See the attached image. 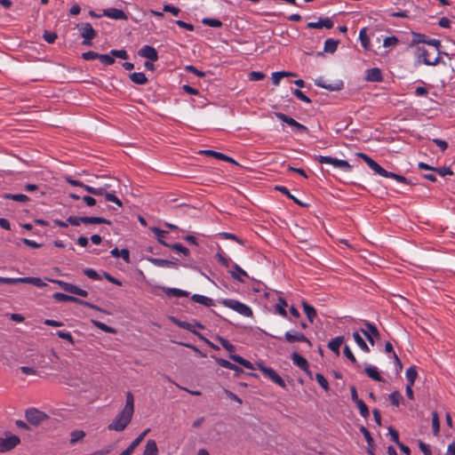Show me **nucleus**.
<instances>
[{"instance_id": "f257e3e1", "label": "nucleus", "mask_w": 455, "mask_h": 455, "mask_svg": "<svg viewBox=\"0 0 455 455\" xmlns=\"http://www.w3.org/2000/svg\"><path fill=\"white\" fill-rule=\"evenodd\" d=\"M416 56L419 61L421 60L427 66H435L441 60L437 49L428 50L424 46H417Z\"/></svg>"}, {"instance_id": "f03ea898", "label": "nucleus", "mask_w": 455, "mask_h": 455, "mask_svg": "<svg viewBox=\"0 0 455 455\" xmlns=\"http://www.w3.org/2000/svg\"><path fill=\"white\" fill-rule=\"evenodd\" d=\"M133 414L122 410L108 426L110 431L122 432L132 421Z\"/></svg>"}, {"instance_id": "7ed1b4c3", "label": "nucleus", "mask_w": 455, "mask_h": 455, "mask_svg": "<svg viewBox=\"0 0 455 455\" xmlns=\"http://www.w3.org/2000/svg\"><path fill=\"white\" fill-rule=\"evenodd\" d=\"M221 304L226 307L233 309L238 314L249 317L252 315L251 308L244 303L232 299H225L221 301Z\"/></svg>"}, {"instance_id": "20e7f679", "label": "nucleus", "mask_w": 455, "mask_h": 455, "mask_svg": "<svg viewBox=\"0 0 455 455\" xmlns=\"http://www.w3.org/2000/svg\"><path fill=\"white\" fill-rule=\"evenodd\" d=\"M315 160L320 164H331L335 168L340 169L343 172H348L352 170V166L346 160L337 159L331 156H316Z\"/></svg>"}, {"instance_id": "39448f33", "label": "nucleus", "mask_w": 455, "mask_h": 455, "mask_svg": "<svg viewBox=\"0 0 455 455\" xmlns=\"http://www.w3.org/2000/svg\"><path fill=\"white\" fill-rule=\"evenodd\" d=\"M53 299L58 301V302H75V303H77V304H80V305H83L84 307H91V308H93V309H96V310H99L100 311L101 309L96 306V305H93L88 301H84V300H82L76 297H73V296H70V295H68V294H65V293H61V292H55L53 295H52Z\"/></svg>"}, {"instance_id": "423d86ee", "label": "nucleus", "mask_w": 455, "mask_h": 455, "mask_svg": "<svg viewBox=\"0 0 455 455\" xmlns=\"http://www.w3.org/2000/svg\"><path fill=\"white\" fill-rule=\"evenodd\" d=\"M26 419L34 426H39L45 421L49 417L44 411L36 408L28 409L25 412Z\"/></svg>"}, {"instance_id": "0eeeda50", "label": "nucleus", "mask_w": 455, "mask_h": 455, "mask_svg": "<svg viewBox=\"0 0 455 455\" xmlns=\"http://www.w3.org/2000/svg\"><path fill=\"white\" fill-rule=\"evenodd\" d=\"M77 28L84 38L83 44L86 46L92 45V40L96 36L97 33L90 23L77 24Z\"/></svg>"}, {"instance_id": "6e6552de", "label": "nucleus", "mask_w": 455, "mask_h": 455, "mask_svg": "<svg viewBox=\"0 0 455 455\" xmlns=\"http://www.w3.org/2000/svg\"><path fill=\"white\" fill-rule=\"evenodd\" d=\"M20 443V437L15 435H7L5 437H0V453L12 451Z\"/></svg>"}, {"instance_id": "1a4fd4ad", "label": "nucleus", "mask_w": 455, "mask_h": 455, "mask_svg": "<svg viewBox=\"0 0 455 455\" xmlns=\"http://www.w3.org/2000/svg\"><path fill=\"white\" fill-rule=\"evenodd\" d=\"M259 370L262 372V374L271 379L274 383L278 385L279 387L283 388H286V384L284 380L275 372V371L270 367H266L261 364H259Z\"/></svg>"}, {"instance_id": "9d476101", "label": "nucleus", "mask_w": 455, "mask_h": 455, "mask_svg": "<svg viewBox=\"0 0 455 455\" xmlns=\"http://www.w3.org/2000/svg\"><path fill=\"white\" fill-rule=\"evenodd\" d=\"M315 84L318 87L326 89L330 92L340 91L344 86L343 82L341 80H338L334 83H327V81L322 76L315 79Z\"/></svg>"}, {"instance_id": "9b49d317", "label": "nucleus", "mask_w": 455, "mask_h": 455, "mask_svg": "<svg viewBox=\"0 0 455 455\" xmlns=\"http://www.w3.org/2000/svg\"><path fill=\"white\" fill-rule=\"evenodd\" d=\"M275 116L280 121L287 124L288 125H290L291 127L294 128L299 132H307V128L305 125L299 124L295 119L288 116L287 115H285L283 113L277 112V113H275Z\"/></svg>"}, {"instance_id": "f8f14e48", "label": "nucleus", "mask_w": 455, "mask_h": 455, "mask_svg": "<svg viewBox=\"0 0 455 455\" xmlns=\"http://www.w3.org/2000/svg\"><path fill=\"white\" fill-rule=\"evenodd\" d=\"M54 282L57 283L63 291H65L68 293L75 294V295H77L80 297H87L88 296L87 291L81 289L75 284L66 283L64 281H59V280L54 281Z\"/></svg>"}, {"instance_id": "ddd939ff", "label": "nucleus", "mask_w": 455, "mask_h": 455, "mask_svg": "<svg viewBox=\"0 0 455 455\" xmlns=\"http://www.w3.org/2000/svg\"><path fill=\"white\" fill-rule=\"evenodd\" d=\"M364 325L366 327V330L362 329L361 332L365 336V338L368 339V341L371 343V346L374 345V339H379L380 336V333L377 327L371 323L370 322L365 321Z\"/></svg>"}, {"instance_id": "4468645a", "label": "nucleus", "mask_w": 455, "mask_h": 455, "mask_svg": "<svg viewBox=\"0 0 455 455\" xmlns=\"http://www.w3.org/2000/svg\"><path fill=\"white\" fill-rule=\"evenodd\" d=\"M358 156L367 164V165L379 175L385 178L387 175V171L382 168L377 162L363 153H359Z\"/></svg>"}, {"instance_id": "2eb2a0df", "label": "nucleus", "mask_w": 455, "mask_h": 455, "mask_svg": "<svg viewBox=\"0 0 455 455\" xmlns=\"http://www.w3.org/2000/svg\"><path fill=\"white\" fill-rule=\"evenodd\" d=\"M138 54L145 59H148L151 61H156L158 60V52L153 46L150 45H144L142 46Z\"/></svg>"}, {"instance_id": "dca6fc26", "label": "nucleus", "mask_w": 455, "mask_h": 455, "mask_svg": "<svg viewBox=\"0 0 455 455\" xmlns=\"http://www.w3.org/2000/svg\"><path fill=\"white\" fill-rule=\"evenodd\" d=\"M364 79L367 82L379 83L383 81V76L380 68H372L365 71Z\"/></svg>"}, {"instance_id": "f3484780", "label": "nucleus", "mask_w": 455, "mask_h": 455, "mask_svg": "<svg viewBox=\"0 0 455 455\" xmlns=\"http://www.w3.org/2000/svg\"><path fill=\"white\" fill-rule=\"evenodd\" d=\"M284 339L289 343L307 342L309 346L311 345L309 339L303 333L299 331H286L284 334Z\"/></svg>"}, {"instance_id": "a211bd4d", "label": "nucleus", "mask_w": 455, "mask_h": 455, "mask_svg": "<svg viewBox=\"0 0 455 455\" xmlns=\"http://www.w3.org/2000/svg\"><path fill=\"white\" fill-rule=\"evenodd\" d=\"M103 14L104 16H107L114 20H126L128 19L127 15L123 10L116 8L106 9L104 10Z\"/></svg>"}, {"instance_id": "6ab92c4d", "label": "nucleus", "mask_w": 455, "mask_h": 455, "mask_svg": "<svg viewBox=\"0 0 455 455\" xmlns=\"http://www.w3.org/2000/svg\"><path fill=\"white\" fill-rule=\"evenodd\" d=\"M148 260L152 263L154 266L159 267H172V268H178L179 265L175 261L168 260V259H163L158 258H148Z\"/></svg>"}, {"instance_id": "aec40b11", "label": "nucleus", "mask_w": 455, "mask_h": 455, "mask_svg": "<svg viewBox=\"0 0 455 455\" xmlns=\"http://www.w3.org/2000/svg\"><path fill=\"white\" fill-rule=\"evenodd\" d=\"M201 154H203L204 156H212V157H215V158L220 159V160H223V161L228 162V163H232V164H237L230 156H226V155H224L222 153H220V152L213 151V150H209V149L202 150Z\"/></svg>"}, {"instance_id": "412c9836", "label": "nucleus", "mask_w": 455, "mask_h": 455, "mask_svg": "<svg viewBox=\"0 0 455 455\" xmlns=\"http://www.w3.org/2000/svg\"><path fill=\"white\" fill-rule=\"evenodd\" d=\"M307 27L308 28H316L320 29L323 28L331 29L333 27V21L330 20L329 18H326L324 20H320L317 22H309L307 23Z\"/></svg>"}, {"instance_id": "4be33fe9", "label": "nucleus", "mask_w": 455, "mask_h": 455, "mask_svg": "<svg viewBox=\"0 0 455 455\" xmlns=\"http://www.w3.org/2000/svg\"><path fill=\"white\" fill-rule=\"evenodd\" d=\"M175 323L179 327H180L184 330L189 331L195 334H198L196 332V331L195 330V327H197L199 329H204L203 324L198 322H195V323H192L184 322V321H175Z\"/></svg>"}, {"instance_id": "5701e85b", "label": "nucleus", "mask_w": 455, "mask_h": 455, "mask_svg": "<svg viewBox=\"0 0 455 455\" xmlns=\"http://www.w3.org/2000/svg\"><path fill=\"white\" fill-rule=\"evenodd\" d=\"M291 358L292 363L299 369L306 371L308 367V363L306 358L299 355L297 352L291 354Z\"/></svg>"}, {"instance_id": "b1692460", "label": "nucleus", "mask_w": 455, "mask_h": 455, "mask_svg": "<svg viewBox=\"0 0 455 455\" xmlns=\"http://www.w3.org/2000/svg\"><path fill=\"white\" fill-rule=\"evenodd\" d=\"M229 272H230L231 276L234 279H235L241 283L244 282L243 277H248L247 273L243 269H242L237 264H234L233 270H231Z\"/></svg>"}, {"instance_id": "393cba45", "label": "nucleus", "mask_w": 455, "mask_h": 455, "mask_svg": "<svg viewBox=\"0 0 455 455\" xmlns=\"http://www.w3.org/2000/svg\"><path fill=\"white\" fill-rule=\"evenodd\" d=\"M110 188V185L106 184L100 188H93L91 186H84V190L93 196H104L107 194L108 189Z\"/></svg>"}, {"instance_id": "a878e982", "label": "nucleus", "mask_w": 455, "mask_h": 455, "mask_svg": "<svg viewBox=\"0 0 455 455\" xmlns=\"http://www.w3.org/2000/svg\"><path fill=\"white\" fill-rule=\"evenodd\" d=\"M364 372L366 375L371 378V379L375 381H383L382 377L380 376L379 372L378 371V369L376 366L373 365H368L364 368Z\"/></svg>"}, {"instance_id": "bb28decb", "label": "nucleus", "mask_w": 455, "mask_h": 455, "mask_svg": "<svg viewBox=\"0 0 455 455\" xmlns=\"http://www.w3.org/2000/svg\"><path fill=\"white\" fill-rule=\"evenodd\" d=\"M343 341V336L336 337L329 341L328 347L336 355H339V347L342 345Z\"/></svg>"}, {"instance_id": "cd10ccee", "label": "nucleus", "mask_w": 455, "mask_h": 455, "mask_svg": "<svg viewBox=\"0 0 455 455\" xmlns=\"http://www.w3.org/2000/svg\"><path fill=\"white\" fill-rule=\"evenodd\" d=\"M143 455H158V448L155 440H148Z\"/></svg>"}, {"instance_id": "c85d7f7f", "label": "nucleus", "mask_w": 455, "mask_h": 455, "mask_svg": "<svg viewBox=\"0 0 455 455\" xmlns=\"http://www.w3.org/2000/svg\"><path fill=\"white\" fill-rule=\"evenodd\" d=\"M110 254L116 258L121 257L126 263H130V252L127 249L119 250L118 248H114Z\"/></svg>"}, {"instance_id": "c756f323", "label": "nucleus", "mask_w": 455, "mask_h": 455, "mask_svg": "<svg viewBox=\"0 0 455 455\" xmlns=\"http://www.w3.org/2000/svg\"><path fill=\"white\" fill-rule=\"evenodd\" d=\"M191 299L194 302L202 304V305H204L205 307H212V306H213V300L211 298H208V297L204 296V295L194 294L191 297Z\"/></svg>"}, {"instance_id": "7c9ffc66", "label": "nucleus", "mask_w": 455, "mask_h": 455, "mask_svg": "<svg viewBox=\"0 0 455 455\" xmlns=\"http://www.w3.org/2000/svg\"><path fill=\"white\" fill-rule=\"evenodd\" d=\"M302 307L309 322L313 323L314 318L316 316L315 309L305 300L302 301Z\"/></svg>"}, {"instance_id": "2f4dec72", "label": "nucleus", "mask_w": 455, "mask_h": 455, "mask_svg": "<svg viewBox=\"0 0 455 455\" xmlns=\"http://www.w3.org/2000/svg\"><path fill=\"white\" fill-rule=\"evenodd\" d=\"M130 79L136 84H146L148 83V78L146 75L142 72H135L130 75Z\"/></svg>"}, {"instance_id": "473e14b6", "label": "nucleus", "mask_w": 455, "mask_h": 455, "mask_svg": "<svg viewBox=\"0 0 455 455\" xmlns=\"http://www.w3.org/2000/svg\"><path fill=\"white\" fill-rule=\"evenodd\" d=\"M20 283H30L39 288L46 286V283L39 277H21Z\"/></svg>"}, {"instance_id": "72a5a7b5", "label": "nucleus", "mask_w": 455, "mask_h": 455, "mask_svg": "<svg viewBox=\"0 0 455 455\" xmlns=\"http://www.w3.org/2000/svg\"><path fill=\"white\" fill-rule=\"evenodd\" d=\"M353 338L355 341V343L357 344V346L365 353H369L370 352V348L368 347V345L366 344V342L364 341V339L362 338V336L359 334L358 331H355L353 333Z\"/></svg>"}, {"instance_id": "f704fd0d", "label": "nucleus", "mask_w": 455, "mask_h": 455, "mask_svg": "<svg viewBox=\"0 0 455 455\" xmlns=\"http://www.w3.org/2000/svg\"><path fill=\"white\" fill-rule=\"evenodd\" d=\"M123 410L133 414V412H134V397H133V395L132 392L126 393L125 405Z\"/></svg>"}, {"instance_id": "c9c22d12", "label": "nucleus", "mask_w": 455, "mask_h": 455, "mask_svg": "<svg viewBox=\"0 0 455 455\" xmlns=\"http://www.w3.org/2000/svg\"><path fill=\"white\" fill-rule=\"evenodd\" d=\"M85 432L83 430H74L70 433V440L69 443L71 445L76 444V443L82 441L85 436Z\"/></svg>"}, {"instance_id": "e433bc0d", "label": "nucleus", "mask_w": 455, "mask_h": 455, "mask_svg": "<svg viewBox=\"0 0 455 455\" xmlns=\"http://www.w3.org/2000/svg\"><path fill=\"white\" fill-rule=\"evenodd\" d=\"M3 198L10 199L20 203H26L28 201V197L24 194H4Z\"/></svg>"}, {"instance_id": "4c0bfd02", "label": "nucleus", "mask_w": 455, "mask_h": 455, "mask_svg": "<svg viewBox=\"0 0 455 455\" xmlns=\"http://www.w3.org/2000/svg\"><path fill=\"white\" fill-rule=\"evenodd\" d=\"M406 379L408 380V384L414 385V382L418 377V371L416 366H411L406 371Z\"/></svg>"}, {"instance_id": "58836bf2", "label": "nucleus", "mask_w": 455, "mask_h": 455, "mask_svg": "<svg viewBox=\"0 0 455 455\" xmlns=\"http://www.w3.org/2000/svg\"><path fill=\"white\" fill-rule=\"evenodd\" d=\"M293 73L281 71V72H274L272 74V82L275 85H278L281 79L287 76H294Z\"/></svg>"}, {"instance_id": "ea45409f", "label": "nucleus", "mask_w": 455, "mask_h": 455, "mask_svg": "<svg viewBox=\"0 0 455 455\" xmlns=\"http://www.w3.org/2000/svg\"><path fill=\"white\" fill-rule=\"evenodd\" d=\"M84 224H110V221L101 217H84Z\"/></svg>"}, {"instance_id": "a19ab883", "label": "nucleus", "mask_w": 455, "mask_h": 455, "mask_svg": "<svg viewBox=\"0 0 455 455\" xmlns=\"http://www.w3.org/2000/svg\"><path fill=\"white\" fill-rule=\"evenodd\" d=\"M338 44H339L338 40H335L332 38H328L324 42V51L326 52L332 53L337 50Z\"/></svg>"}, {"instance_id": "79ce46f5", "label": "nucleus", "mask_w": 455, "mask_h": 455, "mask_svg": "<svg viewBox=\"0 0 455 455\" xmlns=\"http://www.w3.org/2000/svg\"><path fill=\"white\" fill-rule=\"evenodd\" d=\"M287 307V302L283 298H279L278 303L275 305V310L276 312L283 316H287V311L285 310V307Z\"/></svg>"}, {"instance_id": "37998d69", "label": "nucleus", "mask_w": 455, "mask_h": 455, "mask_svg": "<svg viewBox=\"0 0 455 455\" xmlns=\"http://www.w3.org/2000/svg\"><path fill=\"white\" fill-rule=\"evenodd\" d=\"M166 294L168 296H173V297L180 298V297H188L189 293L187 291H183V290H180V289H178V288H169L166 291Z\"/></svg>"}, {"instance_id": "c03bdc74", "label": "nucleus", "mask_w": 455, "mask_h": 455, "mask_svg": "<svg viewBox=\"0 0 455 455\" xmlns=\"http://www.w3.org/2000/svg\"><path fill=\"white\" fill-rule=\"evenodd\" d=\"M92 323L94 326H96L98 329L107 332V333H111V334H115L116 333V329L105 324L104 323H101L100 321H96V320H92Z\"/></svg>"}, {"instance_id": "a18cd8bd", "label": "nucleus", "mask_w": 455, "mask_h": 455, "mask_svg": "<svg viewBox=\"0 0 455 455\" xmlns=\"http://www.w3.org/2000/svg\"><path fill=\"white\" fill-rule=\"evenodd\" d=\"M148 432H149L148 428L144 430L137 438H135L132 442V443L128 446V448L130 450H132V451H134L136 447L143 441V439L146 437V435H148Z\"/></svg>"}, {"instance_id": "49530a36", "label": "nucleus", "mask_w": 455, "mask_h": 455, "mask_svg": "<svg viewBox=\"0 0 455 455\" xmlns=\"http://www.w3.org/2000/svg\"><path fill=\"white\" fill-rule=\"evenodd\" d=\"M359 39L361 41V44L364 49H369L370 46V39L366 33V28H363L359 32Z\"/></svg>"}, {"instance_id": "de8ad7c7", "label": "nucleus", "mask_w": 455, "mask_h": 455, "mask_svg": "<svg viewBox=\"0 0 455 455\" xmlns=\"http://www.w3.org/2000/svg\"><path fill=\"white\" fill-rule=\"evenodd\" d=\"M355 404L360 411L361 416L364 419H367L370 415V411L365 403L363 400H360L355 403Z\"/></svg>"}, {"instance_id": "09e8293b", "label": "nucleus", "mask_w": 455, "mask_h": 455, "mask_svg": "<svg viewBox=\"0 0 455 455\" xmlns=\"http://www.w3.org/2000/svg\"><path fill=\"white\" fill-rule=\"evenodd\" d=\"M432 428L433 433L435 435H437L439 434L440 430V423H439V417L436 411H434L432 413Z\"/></svg>"}, {"instance_id": "8fccbe9b", "label": "nucleus", "mask_w": 455, "mask_h": 455, "mask_svg": "<svg viewBox=\"0 0 455 455\" xmlns=\"http://www.w3.org/2000/svg\"><path fill=\"white\" fill-rule=\"evenodd\" d=\"M385 178H391L403 184H411V181L407 180L405 177L391 172H387V175H386Z\"/></svg>"}, {"instance_id": "3c124183", "label": "nucleus", "mask_w": 455, "mask_h": 455, "mask_svg": "<svg viewBox=\"0 0 455 455\" xmlns=\"http://www.w3.org/2000/svg\"><path fill=\"white\" fill-rule=\"evenodd\" d=\"M202 22L203 24L212 28H220L222 26V22L220 20L212 18H204Z\"/></svg>"}, {"instance_id": "603ef678", "label": "nucleus", "mask_w": 455, "mask_h": 455, "mask_svg": "<svg viewBox=\"0 0 455 455\" xmlns=\"http://www.w3.org/2000/svg\"><path fill=\"white\" fill-rule=\"evenodd\" d=\"M217 362L223 368L233 370L235 371H239V368L235 364L230 363L229 361L226 360V359H218Z\"/></svg>"}, {"instance_id": "864d4df0", "label": "nucleus", "mask_w": 455, "mask_h": 455, "mask_svg": "<svg viewBox=\"0 0 455 455\" xmlns=\"http://www.w3.org/2000/svg\"><path fill=\"white\" fill-rule=\"evenodd\" d=\"M153 231H154L155 235H156L159 243H161L164 246H169V244L164 241V238L167 235L166 231L161 230L160 228H153Z\"/></svg>"}, {"instance_id": "5fc2aeb1", "label": "nucleus", "mask_w": 455, "mask_h": 455, "mask_svg": "<svg viewBox=\"0 0 455 455\" xmlns=\"http://www.w3.org/2000/svg\"><path fill=\"white\" fill-rule=\"evenodd\" d=\"M402 399L403 396L398 391H394L389 395V400L395 406H398Z\"/></svg>"}, {"instance_id": "6e6d98bb", "label": "nucleus", "mask_w": 455, "mask_h": 455, "mask_svg": "<svg viewBox=\"0 0 455 455\" xmlns=\"http://www.w3.org/2000/svg\"><path fill=\"white\" fill-rule=\"evenodd\" d=\"M344 355L345 356L349 359L351 361L352 363H354L355 366L359 367L360 364L358 363L355 356L354 355V354L352 353V351L350 350L349 347L348 346H346L344 347Z\"/></svg>"}, {"instance_id": "4d7b16f0", "label": "nucleus", "mask_w": 455, "mask_h": 455, "mask_svg": "<svg viewBox=\"0 0 455 455\" xmlns=\"http://www.w3.org/2000/svg\"><path fill=\"white\" fill-rule=\"evenodd\" d=\"M315 379L317 383L325 390L329 389L328 380L324 378V376L321 373H316Z\"/></svg>"}, {"instance_id": "13d9d810", "label": "nucleus", "mask_w": 455, "mask_h": 455, "mask_svg": "<svg viewBox=\"0 0 455 455\" xmlns=\"http://www.w3.org/2000/svg\"><path fill=\"white\" fill-rule=\"evenodd\" d=\"M99 60L106 66L114 64V56L110 54H100Z\"/></svg>"}, {"instance_id": "bf43d9fd", "label": "nucleus", "mask_w": 455, "mask_h": 455, "mask_svg": "<svg viewBox=\"0 0 455 455\" xmlns=\"http://www.w3.org/2000/svg\"><path fill=\"white\" fill-rule=\"evenodd\" d=\"M56 334L58 335L59 338L68 341L72 345L75 343L74 338L68 331H58Z\"/></svg>"}, {"instance_id": "052dcab7", "label": "nucleus", "mask_w": 455, "mask_h": 455, "mask_svg": "<svg viewBox=\"0 0 455 455\" xmlns=\"http://www.w3.org/2000/svg\"><path fill=\"white\" fill-rule=\"evenodd\" d=\"M277 190L282 192L283 194L286 195L289 198H291L294 203H296L299 205H302L301 202L299 201L296 197H294L292 195L290 194L288 188L283 186H278L275 188Z\"/></svg>"}, {"instance_id": "680f3d73", "label": "nucleus", "mask_w": 455, "mask_h": 455, "mask_svg": "<svg viewBox=\"0 0 455 455\" xmlns=\"http://www.w3.org/2000/svg\"><path fill=\"white\" fill-rule=\"evenodd\" d=\"M110 53L115 58H119L122 60H127L129 58V55L125 50H111Z\"/></svg>"}, {"instance_id": "e2e57ef3", "label": "nucleus", "mask_w": 455, "mask_h": 455, "mask_svg": "<svg viewBox=\"0 0 455 455\" xmlns=\"http://www.w3.org/2000/svg\"><path fill=\"white\" fill-rule=\"evenodd\" d=\"M168 247L172 248L173 251L183 253L185 256H188L189 254L188 249L184 247L181 243L169 244Z\"/></svg>"}, {"instance_id": "0e129e2a", "label": "nucleus", "mask_w": 455, "mask_h": 455, "mask_svg": "<svg viewBox=\"0 0 455 455\" xmlns=\"http://www.w3.org/2000/svg\"><path fill=\"white\" fill-rule=\"evenodd\" d=\"M84 274L90 279L100 280V275L93 268H85Z\"/></svg>"}, {"instance_id": "69168bd1", "label": "nucleus", "mask_w": 455, "mask_h": 455, "mask_svg": "<svg viewBox=\"0 0 455 455\" xmlns=\"http://www.w3.org/2000/svg\"><path fill=\"white\" fill-rule=\"evenodd\" d=\"M105 198L108 202L115 203L119 207L122 206V202L120 201V199L118 197L116 196V195L114 193L107 192V194L105 195Z\"/></svg>"}, {"instance_id": "338daca9", "label": "nucleus", "mask_w": 455, "mask_h": 455, "mask_svg": "<svg viewBox=\"0 0 455 455\" xmlns=\"http://www.w3.org/2000/svg\"><path fill=\"white\" fill-rule=\"evenodd\" d=\"M360 430H361V433L363 435V436H364L368 445L370 447H371L372 444H373V439H372V437L371 435L370 431L366 427H362Z\"/></svg>"}, {"instance_id": "774afa93", "label": "nucleus", "mask_w": 455, "mask_h": 455, "mask_svg": "<svg viewBox=\"0 0 455 455\" xmlns=\"http://www.w3.org/2000/svg\"><path fill=\"white\" fill-rule=\"evenodd\" d=\"M99 57H100V53L93 52V51H89V52H84L82 54V58L85 60H96V59H99Z\"/></svg>"}]
</instances>
